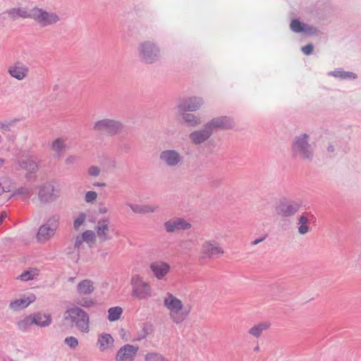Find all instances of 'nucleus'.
I'll list each match as a JSON object with an SVG mask.
<instances>
[{"label": "nucleus", "instance_id": "1", "mask_svg": "<svg viewBox=\"0 0 361 361\" xmlns=\"http://www.w3.org/2000/svg\"><path fill=\"white\" fill-rule=\"evenodd\" d=\"M163 305L168 312L170 320L175 324L183 323L191 312L190 306L185 305L180 298L170 292L163 297Z\"/></svg>", "mask_w": 361, "mask_h": 361}, {"label": "nucleus", "instance_id": "2", "mask_svg": "<svg viewBox=\"0 0 361 361\" xmlns=\"http://www.w3.org/2000/svg\"><path fill=\"white\" fill-rule=\"evenodd\" d=\"M63 320L82 334L90 332V316L83 308L79 306L74 305L68 307L63 313Z\"/></svg>", "mask_w": 361, "mask_h": 361}, {"label": "nucleus", "instance_id": "3", "mask_svg": "<svg viewBox=\"0 0 361 361\" xmlns=\"http://www.w3.org/2000/svg\"><path fill=\"white\" fill-rule=\"evenodd\" d=\"M137 56L144 64L152 65L157 63L161 56V48L158 44L151 40H143L137 44Z\"/></svg>", "mask_w": 361, "mask_h": 361}, {"label": "nucleus", "instance_id": "4", "mask_svg": "<svg viewBox=\"0 0 361 361\" xmlns=\"http://www.w3.org/2000/svg\"><path fill=\"white\" fill-rule=\"evenodd\" d=\"M310 136L307 133L295 137L292 151L295 157L303 161H312L314 157V148L309 142Z\"/></svg>", "mask_w": 361, "mask_h": 361}, {"label": "nucleus", "instance_id": "5", "mask_svg": "<svg viewBox=\"0 0 361 361\" xmlns=\"http://www.w3.org/2000/svg\"><path fill=\"white\" fill-rule=\"evenodd\" d=\"M59 221L60 216L58 214L49 216L37 230L35 236L37 242L44 244L51 240L59 227Z\"/></svg>", "mask_w": 361, "mask_h": 361}, {"label": "nucleus", "instance_id": "6", "mask_svg": "<svg viewBox=\"0 0 361 361\" xmlns=\"http://www.w3.org/2000/svg\"><path fill=\"white\" fill-rule=\"evenodd\" d=\"M131 295L137 300H146L152 297V290L150 284L140 275L135 274L130 278Z\"/></svg>", "mask_w": 361, "mask_h": 361}, {"label": "nucleus", "instance_id": "7", "mask_svg": "<svg viewBox=\"0 0 361 361\" xmlns=\"http://www.w3.org/2000/svg\"><path fill=\"white\" fill-rule=\"evenodd\" d=\"M31 19L41 27L51 26L61 20V18L56 12L49 11L38 6L31 8Z\"/></svg>", "mask_w": 361, "mask_h": 361}, {"label": "nucleus", "instance_id": "8", "mask_svg": "<svg viewBox=\"0 0 361 361\" xmlns=\"http://www.w3.org/2000/svg\"><path fill=\"white\" fill-rule=\"evenodd\" d=\"M183 155L177 149H165L160 151L159 161L164 166L169 169H176L183 163Z\"/></svg>", "mask_w": 361, "mask_h": 361}, {"label": "nucleus", "instance_id": "9", "mask_svg": "<svg viewBox=\"0 0 361 361\" xmlns=\"http://www.w3.org/2000/svg\"><path fill=\"white\" fill-rule=\"evenodd\" d=\"M225 251L220 243L216 240L209 239L204 240L200 250L201 257L203 259H211L224 255Z\"/></svg>", "mask_w": 361, "mask_h": 361}, {"label": "nucleus", "instance_id": "10", "mask_svg": "<svg viewBox=\"0 0 361 361\" xmlns=\"http://www.w3.org/2000/svg\"><path fill=\"white\" fill-rule=\"evenodd\" d=\"M123 124L115 119L104 118L94 123L93 129L99 132H105L110 135H116L123 129Z\"/></svg>", "mask_w": 361, "mask_h": 361}, {"label": "nucleus", "instance_id": "11", "mask_svg": "<svg viewBox=\"0 0 361 361\" xmlns=\"http://www.w3.org/2000/svg\"><path fill=\"white\" fill-rule=\"evenodd\" d=\"M60 195V189L50 183L42 185L38 192V199L42 204L51 203L56 201Z\"/></svg>", "mask_w": 361, "mask_h": 361}, {"label": "nucleus", "instance_id": "12", "mask_svg": "<svg viewBox=\"0 0 361 361\" xmlns=\"http://www.w3.org/2000/svg\"><path fill=\"white\" fill-rule=\"evenodd\" d=\"M163 226L167 233H174L179 231H187L192 226L189 221L181 217L171 218L166 221Z\"/></svg>", "mask_w": 361, "mask_h": 361}, {"label": "nucleus", "instance_id": "13", "mask_svg": "<svg viewBox=\"0 0 361 361\" xmlns=\"http://www.w3.org/2000/svg\"><path fill=\"white\" fill-rule=\"evenodd\" d=\"M110 228L111 220L109 217L104 216L97 221L94 226V232L100 243H104L111 239Z\"/></svg>", "mask_w": 361, "mask_h": 361}, {"label": "nucleus", "instance_id": "14", "mask_svg": "<svg viewBox=\"0 0 361 361\" xmlns=\"http://www.w3.org/2000/svg\"><path fill=\"white\" fill-rule=\"evenodd\" d=\"M7 72L11 78L22 81L28 77L30 68L23 62L16 61L8 67Z\"/></svg>", "mask_w": 361, "mask_h": 361}, {"label": "nucleus", "instance_id": "15", "mask_svg": "<svg viewBox=\"0 0 361 361\" xmlns=\"http://www.w3.org/2000/svg\"><path fill=\"white\" fill-rule=\"evenodd\" d=\"M212 134L210 127L205 123L202 128L192 131L188 137L192 145H200L209 140Z\"/></svg>", "mask_w": 361, "mask_h": 361}, {"label": "nucleus", "instance_id": "16", "mask_svg": "<svg viewBox=\"0 0 361 361\" xmlns=\"http://www.w3.org/2000/svg\"><path fill=\"white\" fill-rule=\"evenodd\" d=\"M138 350V346L131 344H125L117 351L115 361H134Z\"/></svg>", "mask_w": 361, "mask_h": 361}, {"label": "nucleus", "instance_id": "17", "mask_svg": "<svg viewBox=\"0 0 361 361\" xmlns=\"http://www.w3.org/2000/svg\"><path fill=\"white\" fill-rule=\"evenodd\" d=\"M204 104L202 97H190L183 99L178 105V111L190 112L198 110Z\"/></svg>", "mask_w": 361, "mask_h": 361}, {"label": "nucleus", "instance_id": "18", "mask_svg": "<svg viewBox=\"0 0 361 361\" xmlns=\"http://www.w3.org/2000/svg\"><path fill=\"white\" fill-rule=\"evenodd\" d=\"M149 269L157 280L162 281L169 274L171 266L166 262L157 260L150 263Z\"/></svg>", "mask_w": 361, "mask_h": 361}, {"label": "nucleus", "instance_id": "19", "mask_svg": "<svg viewBox=\"0 0 361 361\" xmlns=\"http://www.w3.org/2000/svg\"><path fill=\"white\" fill-rule=\"evenodd\" d=\"M300 207V204L296 202H282L276 206V212L278 215L282 217H290L298 212Z\"/></svg>", "mask_w": 361, "mask_h": 361}, {"label": "nucleus", "instance_id": "20", "mask_svg": "<svg viewBox=\"0 0 361 361\" xmlns=\"http://www.w3.org/2000/svg\"><path fill=\"white\" fill-rule=\"evenodd\" d=\"M115 340L109 333H101L97 335L96 346L101 353L110 351L114 348Z\"/></svg>", "mask_w": 361, "mask_h": 361}, {"label": "nucleus", "instance_id": "21", "mask_svg": "<svg viewBox=\"0 0 361 361\" xmlns=\"http://www.w3.org/2000/svg\"><path fill=\"white\" fill-rule=\"evenodd\" d=\"M290 28L294 32H303L308 35H315L318 32L317 27L304 23L298 19H293L291 20L290 23Z\"/></svg>", "mask_w": 361, "mask_h": 361}, {"label": "nucleus", "instance_id": "22", "mask_svg": "<svg viewBox=\"0 0 361 361\" xmlns=\"http://www.w3.org/2000/svg\"><path fill=\"white\" fill-rule=\"evenodd\" d=\"M39 159L35 156H27L18 161L20 169L29 173H35L39 166Z\"/></svg>", "mask_w": 361, "mask_h": 361}, {"label": "nucleus", "instance_id": "23", "mask_svg": "<svg viewBox=\"0 0 361 361\" xmlns=\"http://www.w3.org/2000/svg\"><path fill=\"white\" fill-rule=\"evenodd\" d=\"M207 124L210 127L213 133L214 130L232 128L233 126V121L230 117L219 116L214 118L211 121H208Z\"/></svg>", "mask_w": 361, "mask_h": 361}, {"label": "nucleus", "instance_id": "24", "mask_svg": "<svg viewBox=\"0 0 361 361\" xmlns=\"http://www.w3.org/2000/svg\"><path fill=\"white\" fill-rule=\"evenodd\" d=\"M36 300V296L33 293H29L23 295L19 299H16L11 302L9 305L10 309L13 311H18L28 307Z\"/></svg>", "mask_w": 361, "mask_h": 361}, {"label": "nucleus", "instance_id": "25", "mask_svg": "<svg viewBox=\"0 0 361 361\" xmlns=\"http://www.w3.org/2000/svg\"><path fill=\"white\" fill-rule=\"evenodd\" d=\"M94 290V283L90 279H82L76 286V293L79 295H90Z\"/></svg>", "mask_w": 361, "mask_h": 361}, {"label": "nucleus", "instance_id": "26", "mask_svg": "<svg viewBox=\"0 0 361 361\" xmlns=\"http://www.w3.org/2000/svg\"><path fill=\"white\" fill-rule=\"evenodd\" d=\"M127 205L134 213L139 214H152L159 209V206L154 204H136L128 203Z\"/></svg>", "mask_w": 361, "mask_h": 361}, {"label": "nucleus", "instance_id": "27", "mask_svg": "<svg viewBox=\"0 0 361 361\" xmlns=\"http://www.w3.org/2000/svg\"><path fill=\"white\" fill-rule=\"evenodd\" d=\"M31 316L34 324L39 327H48L52 322V319L50 314L38 312L32 314Z\"/></svg>", "mask_w": 361, "mask_h": 361}, {"label": "nucleus", "instance_id": "28", "mask_svg": "<svg viewBox=\"0 0 361 361\" xmlns=\"http://www.w3.org/2000/svg\"><path fill=\"white\" fill-rule=\"evenodd\" d=\"M51 149L54 152L56 157H62L68 149L66 140L63 137L56 138L52 142Z\"/></svg>", "mask_w": 361, "mask_h": 361}, {"label": "nucleus", "instance_id": "29", "mask_svg": "<svg viewBox=\"0 0 361 361\" xmlns=\"http://www.w3.org/2000/svg\"><path fill=\"white\" fill-rule=\"evenodd\" d=\"M6 13L12 20H16L18 18H31V9L27 11L23 7L8 9Z\"/></svg>", "mask_w": 361, "mask_h": 361}, {"label": "nucleus", "instance_id": "30", "mask_svg": "<svg viewBox=\"0 0 361 361\" xmlns=\"http://www.w3.org/2000/svg\"><path fill=\"white\" fill-rule=\"evenodd\" d=\"M178 116L180 118V121L190 127H197L201 123L200 118L195 114L188 112L179 111Z\"/></svg>", "mask_w": 361, "mask_h": 361}, {"label": "nucleus", "instance_id": "31", "mask_svg": "<svg viewBox=\"0 0 361 361\" xmlns=\"http://www.w3.org/2000/svg\"><path fill=\"white\" fill-rule=\"evenodd\" d=\"M270 326L268 322H260L252 326L248 331V334L255 337L259 338L263 333V331L268 329Z\"/></svg>", "mask_w": 361, "mask_h": 361}, {"label": "nucleus", "instance_id": "32", "mask_svg": "<svg viewBox=\"0 0 361 361\" xmlns=\"http://www.w3.org/2000/svg\"><path fill=\"white\" fill-rule=\"evenodd\" d=\"M310 219L305 215H301L298 219V232L300 235L307 234L310 228Z\"/></svg>", "mask_w": 361, "mask_h": 361}, {"label": "nucleus", "instance_id": "33", "mask_svg": "<svg viewBox=\"0 0 361 361\" xmlns=\"http://www.w3.org/2000/svg\"><path fill=\"white\" fill-rule=\"evenodd\" d=\"M328 74L329 75H331L341 79H355L357 78V75L355 73L352 72L344 71L340 69L329 72Z\"/></svg>", "mask_w": 361, "mask_h": 361}, {"label": "nucleus", "instance_id": "34", "mask_svg": "<svg viewBox=\"0 0 361 361\" xmlns=\"http://www.w3.org/2000/svg\"><path fill=\"white\" fill-rule=\"evenodd\" d=\"M123 313V309L121 307L116 306L110 307L108 310V319L110 322H115L120 319Z\"/></svg>", "mask_w": 361, "mask_h": 361}, {"label": "nucleus", "instance_id": "35", "mask_svg": "<svg viewBox=\"0 0 361 361\" xmlns=\"http://www.w3.org/2000/svg\"><path fill=\"white\" fill-rule=\"evenodd\" d=\"M14 186V183L9 178H4L0 182V195L10 192Z\"/></svg>", "mask_w": 361, "mask_h": 361}, {"label": "nucleus", "instance_id": "36", "mask_svg": "<svg viewBox=\"0 0 361 361\" xmlns=\"http://www.w3.org/2000/svg\"><path fill=\"white\" fill-rule=\"evenodd\" d=\"M32 195V190L30 187L24 186L16 189L12 196L20 195L23 200H28Z\"/></svg>", "mask_w": 361, "mask_h": 361}, {"label": "nucleus", "instance_id": "37", "mask_svg": "<svg viewBox=\"0 0 361 361\" xmlns=\"http://www.w3.org/2000/svg\"><path fill=\"white\" fill-rule=\"evenodd\" d=\"M81 235L84 241L90 246L94 245L96 242V239L97 238L95 232L92 230H86Z\"/></svg>", "mask_w": 361, "mask_h": 361}, {"label": "nucleus", "instance_id": "38", "mask_svg": "<svg viewBox=\"0 0 361 361\" xmlns=\"http://www.w3.org/2000/svg\"><path fill=\"white\" fill-rule=\"evenodd\" d=\"M38 275V270L36 269H32L24 271L18 277V279L23 281H27L34 279Z\"/></svg>", "mask_w": 361, "mask_h": 361}, {"label": "nucleus", "instance_id": "39", "mask_svg": "<svg viewBox=\"0 0 361 361\" xmlns=\"http://www.w3.org/2000/svg\"><path fill=\"white\" fill-rule=\"evenodd\" d=\"M34 323L31 314L20 320L17 324L18 329L22 331L27 330Z\"/></svg>", "mask_w": 361, "mask_h": 361}, {"label": "nucleus", "instance_id": "40", "mask_svg": "<svg viewBox=\"0 0 361 361\" xmlns=\"http://www.w3.org/2000/svg\"><path fill=\"white\" fill-rule=\"evenodd\" d=\"M76 303L78 305V306L81 308H90L96 305V301L90 298H83L81 300H77Z\"/></svg>", "mask_w": 361, "mask_h": 361}, {"label": "nucleus", "instance_id": "41", "mask_svg": "<svg viewBox=\"0 0 361 361\" xmlns=\"http://www.w3.org/2000/svg\"><path fill=\"white\" fill-rule=\"evenodd\" d=\"M145 361H169L161 354L156 352L147 353L145 356Z\"/></svg>", "mask_w": 361, "mask_h": 361}, {"label": "nucleus", "instance_id": "42", "mask_svg": "<svg viewBox=\"0 0 361 361\" xmlns=\"http://www.w3.org/2000/svg\"><path fill=\"white\" fill-rule=\"evenodd\" d=\"M98 198V194L94 190H88L85 192L84 200L87 204H94Z\"/></svg>", "mask_w": 361, "mask_h": 361}, {"label": "nucleus", "instance_id": "43", "mask_svg": "<svg viewBox=\"0 0 361 361\" xmlns=\"http://www.w3.org/2000/svg\"><path fill=\"white\" fill-rule=\"evenodd\" d=\"M63 342L71 350H75L79 345L78 339L72 336L65 338Z\"/></svg>", "mask_w": 361, "mask_h": 361}, {"label": "nucleus", "instance_id": "44", "mask_svg": "<svg viewBox=\"0 0 361 361\" xmlns=\"http://www.w3.org/2000/svg\"><path fill=\"white\" fill-rule=\"evenodd\" d=\"M86 214L85 213H80L75 218L73 222V227L75 230H79L80 227L84 224L86 220Z\"/></svg>", "mask_w": 361, "mask_h": 361}, {"label": "nucleus", "instance_id": "45", "mask_svg": "<svg viewBox=\"0 0 361 361\" xmlns=\"http://www.w3.org/2000/svg\"><path fill=\"white\" fill-rule=\"evenodd\" d=\"M14 123V121L0 123V130L4 134H6L11 130V128L13 127Z\"/></svg>", "mask_w": 361, "mask_h": 361}, {"label": "nucleus", "instance_id": "46", "mask_svg": "<svg viewBox=\"0 0 361 361\" xmlns=\"http://www.w3.org/2000/svg\"><path fill=\"white\" fill-rule=\"evenodd\" d=\"M101 169L97 166H91L87 169V174L93 178L98 177L101 174Z\"/></svg>", "mask_w": 361, "mask_h": 361}, {"label": "nucleus", "instance_id": "47", "mask_svg": "<svg viewBox=\"0 0 361 361\" xmlns=\"http://www.w3.org/2000/svg\"><path fill=\"white\" fill-rule=\"evenodd\" d=\"M78 160V157L74 154H70L65 159L64 163L66 166H72Z\"/></svg>", "mask_w": 361, "mask_h": 361}, {"label": "nucleus", "instance_id": "48", "mask_svg": "<svg viewBox=\"0 0 361 361\" xmlns=\"http://www.w3.org/2000/svg\"><path fill=\"white\" fill-rule=\"evenodd\" d=\"M149 334V329L148 327L145 326L142 331L137 334V337L135 338V341H141L144 338H145L147 335Z\"/></svg>", "mask_w": 361, "mask_h": 361}, {"label": "nucleus", "instance_id": "49", "mask_svg": "<svg viewBox=\"0 0 361 361\" xmlns=\"http://www.w3.org/2000/svg\"><path fill=\"white\" fill-rule=\"evenodd\" d=\"M313 45L312 44H308L304 47H302V51L305 54V55H310L312 51H313Z\"/></svg>", "mask_w": 361, "mask_h": 361}, {"label": "nucleus", "instance_id": "50", "mask_svg": "<svg viewBox=\"0 0 361 361\" xmlns=\"http://www.w3.org/2000/svg\"><path fill=\"white\" fill-rule=\"evenodd\" d=\"M84 239L82 238V235H78L76 238H75V243H74V246L75 248H78L79 249L81 246V245L84 243Z\"/></svg>", "mask_w": 361, "mask_h": 361}, {"label": "nucleus", "instance_id": "51", "mask_svg": "<svg viewBox=\"0 0 361 361\" xmlns=\"http://www.w3.org/2000/svg\"><path fill=\"white\" fill-rule=\"evenodd\" d=\"M92 186L94 188H105L106 184L104 182H94Z\"/></svg>", "mask_w": 361, "mask_h": 361}, {"label": "nucleus", "instance_id": "52", "mask_svg": "<svg viewBox=\"0 0 361 361\" xmlns=\"http://www.w3.org/2000/svg\"><path fill=\"white\" fill-rule=\"evenodd\" d=\"M108 209L105 207L99 208V213L101 214H104L108 212Z\"/></svg>", "mask_w": 361, "mask_h": 361}, {"label": "nucleus", "instance_id": "53", "mask_svg": "<svg viewBox=\"0 0 361 361\" xmlns=\"http://www.w3.org/2000/svg\"><path fill=\"white\" fill-rule=\"evenodd\" d=\"M7 217V213L6 212H2L0 214V224L3 221L4 219Z\"/></svg>", "mask_w": 361, "mask_h": 361}, {"label": "nucleus", "instance_id": "54", "mask_svg": "<svg viewBox=\"0 0 361 361\" xmlns=\"http://www.w3.org/2000/svg\"><path fill=\"white\" fill-rule=\"evenodd\" d=\"M264 240V238H258V239H256L255 240L252 244L255 245H257L258 243H261L262 241H263Z\"/></svg>", "mask_w": 361, "mask_h": 361}, {"label": "nucleus", "instance_id": "55", "mask_svg": "<svg viewBox=\"0 0 361 361\" xmlns=\"http://www.w3.org/2000/svg\"><path fill=\"white\" fill-rule=\"evenodd\" d=\"M327 150L329 152H334V147L332 145H329L327 147Z\"/></svg>", "mask_w": 361, "mask_h": 361}, {"label": "nucleus", "instance_id": "56", "mask_svg": "<svg viewBox=\"0 0 361 361\" xmlns=\"http://www.w3.org/2000/svg\"><path fill=\"white\" fill-rule=\"evenodd\" d=\"M4 163H5V159L3 158H0V168L4 166Z\"/></svg>", "mask_w": 361, "mask_h": 361}, {"label": "nucleus", "instance_id": "57", "mask_svg": "<svg viewBox=\"0 0 361 361\" xmlns=\"http://www.w3.org/2000/svg\"><path fill=\"white\" fill-rule=\"evenodd\" d=\"M75 277H69L68 279V281L73 283L75 281Z\"/></svg>", "mask_w": 361, "mask_h": 361}, {"label": "nucleus", "instance_id": "58", "mask_svg": "<svg viewBox=\"0 0 361 361\" xmlns=\"http://www.w3.org/2000/svg\"><path fill=\"white\" fill-rule=\"evenodd\" d=\"M259 350V347L258 345H257V346L255 348V349H254V350H255V351H258Z\"/></svg>", "mask_w": 361, "mask_h": 361}, {"label": "nucleus", "instance_id": "59", "mask_svg": "<svg viewBox=\"0 0 361 361\" xmlns=\"http://www.w3.org/2000/svg\"><path fill=\"white\" fill-rule=\"evenodd\" d=\"M14 138H15V137H14V136L9 137V139H10V140H11V139H12V140H13Z\"/></svg>", "mask_w": 361, "mask_h": 361}]
</instances>
